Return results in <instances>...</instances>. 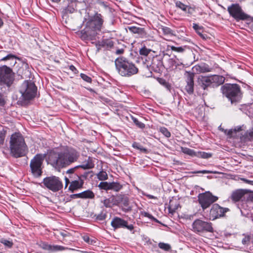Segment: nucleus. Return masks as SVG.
Returning <instances> with one entry per match:
<instances>
[{"label":"nucleus","instance_id":"obj_1","mask_svg":"<svg viewBox=\"0 0 253 253\" xmlns=\"http://www.w3.org/2000/svg\"><path fill=\"white\" fill-rule=\"evenodd\" d=\"M10 153L15 158L24 156L27 150V147L24 139L19 132H15L11 135L9 142Z\"/></svg>","mask_w":253,"mask_h":253},{"label":"nucleus","instance_id":"obj_2","mask_svg":"<svg viewBox=\"0 0 253 253\" xmlns=\"http://www.w3.org/2000/svg\"><path fill=\"white\" fill-rule=\"evenodd\" d=\"M14 74L12 69L6 65L0 67V90L1 92L4 93L8 90V88L14 81Z\"/></svg>","mask_w":253,"mask_h":253},{"label":"nucleus","instance_id":"obj_3","mask_svg":"<svg viewBox=\"0 0 253 253\" xmlns=\"http://www.w3.org/2000/svg\"><path fill=\"white\" fill-rule=\"evenodd\" d=\"M221 89L224 95L231 101L232 104L238 102L241 99L240 88L237 84H225Z\"/></svg>","mask_w":253,"mask_h":253},{"label":"nucleus","instance_id":"obj_4","mask_svg":"<svg viewBox=\"0 0 253 253\" xmlns=\"http://www.w3.org/2000/svg\"><path fill=\"white\" fill-rule=\"evenodd\" d=\"M225 78L223 76L214 75L210 76H199L197 82L204 89L208 87H212L218 86L224 83Z\"/></svg>","mask_w":253,"mask_h":253},{"label":"nucleus","instance_id":"obj_5","mask_svg":"<svg viewBox=\"0 0 253 253\" xmlns=\"http://www.w3.org/2000/svg\"><path fill=\"white\" fill-rule=\"evenodd\" d=\"M115 65L122 76H130L136 74L138 71L134 64L122 59H117Z\"/></svg>","mask_w":253,"mask_h":253},{"label":"nucleus","instance_id":"obj_6","mask_svg":"<svg viewBox=\"0 0 253 253\" xmlns=\"http://www.w3.org/2000/svg\"><path fill=\"white\" fill-rule=\"evenodd\" d=\"M37 87L31 81H25L19 88V92L23 100H30L36 95Z\"/></svg>","mask_w":253,"mask_h":253},{"label":"nucleus","instance_id":"obj_7","mask_svg":"<svg viewBox=\"0 0 253 253\" xmlns=\"http://www.w3.org/2000/svg\"><path fill=\"white\" fill-rule=\"evenodd\" d=\"M44 156L38 154L31 160L30 167L33 175L36 177H40L42 173V163Z\"/></svg>","mask_w":253,"mask_h":253},{"label":"nucleus","instance_id":"obj_8","mask_svg":"<svg viewBox=\"0 0 253 253\" xmlns=\"http://www.w3.org/2000/svg\"><path fill=\"white\" fill-rule=\"evenodd\" d=\"M48 163L60 171L63 168V153L59 152L57 149L50 152L48 154Z\"/></svg>","mask_w":253,"mask_h":253},{"label":"nucleus","instance_id":"obj_9","mask_svg":"<svg viewBox=\"0 0 253 253\" xmlns=\"http://www.w3.org/2000/svg\"><path fill=\"white\" fill-rule=\"evenodd\" d=\"M192 230L199 234L205 232H213L212 223L198 219L195 220L192 225Z\"/></svg>","mask_w":253,"mask_h":253},{"label":"nucleus","instance_id":"obj_10","mask_svg":"<svg viewBox=\"0 0 253 253\" xmlns=\"http://www.w3.org/2000/svg\"><path fill=\"white\" fill-rule=\"evenodd\" d=\"M42 182L47 188L53 192L58 191L63 187L62 181L55 176L46 177L43 179Z\"/></svg>","mask_w":253,"mask_h":253},{"label":"nucleus","instance_id":"obj_11","mask_svg":"<svg viewBox=\"0 0 253 253\" xmlns=\"http://www.w3.org/2000/svg\"><path fill=\"white\" fill-rule=\"evenodd\" d=\"M227 10L230 15L237 21L245 20L250 17L248 14L244 13L238 4H232L228 7Z\"/></svg>","mask_w":253,"mask_h":253},{"label":"nucleus","instance_id":"obj_12","mask_svg":"<svg viewBox=\"0 0 253 253\" xmlns=\"http://www.w3.org/2000/svg\"><path fill=\"white\" fill-rule=\"evenodd\" d=\"M198 198L199 203L204 210L209 208L218 199L217 197L212 195L210 192L200 194Z\"/></svg>","mask_w":253,"mask_h":253},{"label":"nucleus","instance_id":"obj_13","mask_svg":"<svg viewBox=\"0 0 253 253\" xmlns=\"http://www.w3.org/2000/svg\"><path fill=\"white\" fill-rule=\"evenodd\" d=\"M78 158L77 152L72 148L64 150V167L69 166L76 161Z\"/></svg>","mask_w":253,"mask_h":253},{"label":"nucleus","instance_id":"obj_14","mask_svg":"<svg viewBox=\"0 0 253 253\" xmlns=\"http://www.w3.org/2000/svg\"><path fill=\"white\" fill-rule=\"evenodd\" d=\"M94 167V164L90 161H88L86 164H83L82 165H79L73 168L70 169L66 171V173L67 174H69V177H65V188H66L69 183H70V181L69 178L72 177V175H73L76 169H77L79 168H83V169H90Z\"/></svg>","mask_w":253,"mask_h":253},{"label":"nucleus","instance_id":"obj_15","mask_svg":"<svg viewBox=\"0 0 253 253\" xmlns=\"http://www.w3.org/2000/svg\"><path fill=\"white\" fill-rule=\"evenodd\" d=\"M185 82L186 84L185 87V89L188 93L191 94L194 92V75L193 73L191 72L186 71L185 73Z\"/></svg>","mask_w":253,"mask_h":253},{"label":"nucleus","instance_id":"obj_16","mask_svg":"<svg viewBox=\"0 0 253 253\" xmlns=\"http://www.w3.org/2000/svg\"><path fill=\"white\" fill-rule=\"evenodd\" d=\"M226 211V209L220 207L218 204H214L211 209L210 214L213 219H215L223 216Z\"/></svg>","mask_w":253,"mask_h":253},{"label":"nucleus","instance_id":"obj_17","mask_svg":"<svg viewBox=\"0 0 253 253\" xmlns=\"http://www.w3.org/2000/svg\"><path fill=\"white\" fill-rule=\"evenodd\" d=\"M191 73L195 74L204 73L211 71V68L205 63L197 64L193 67Z\"/></svg>","mask_w":253,"mask_h":253},{"label":"nucleus","instance_id":"obj_18","mask_svg":"<svg viewBox=\"0 0 253 253\" xmlns=\"http://www.w3.org/2000/svg\"><path fill=\"white\" fill-rule=\"evenodd\" d=\"M39 246L43 250L47 251L49 253L63 250V247L62 246L58 245H51L45 242H41L39 244Z\"/></svg>","mask_w":253,"mask_h":253},{"label":"nucleus","instance_id":"obj_19","mask_svg":"<svg viewBox=\"0 0 253 253\" xmlns=\"http://www.w3.org/2000/svg\"><path fill=\"white\" fill-rule=\"evenodd\" d=\"M246 193L247 190L237 189L232 192L230 198L234 202H238L243 196H246Z\"/></svg>","mask_w":253,"mask_h":253},{"label":"nucleus","instance_id":"obj_20","mask_svg":"<svg viewBox=\"0 0 253 253\" xmlns=\"http://www.w3.org/2000/svg\"><path fill=\"white\" fill-rule=\"evenodd\" d=\"M127 222L124 219L116 217L111 221V225L115 228H123L126 225Z\"/></svg>","mask_w":253,"mask_h":253},{"label":"nucleus","instance_id":"obj_21","mask_svg":"<svg viewBox=\"0 0 253 253\" xmlns=\"http://www.w3.org/2000/svg\"><path fill=\"white\" fill-rule=\"evenodd\" d=\"M175 5L177 8H180V9L184 11L185 13L189 14H192L195 11L194 8L186 5L184 3H182L180 1H176L175 3Z\"/></svg>","mask_w":253,"mask_h":253},{"label":"nucleus","instance_id":"obj_22","mask_svg":"<svg viewBox=\"0 0 253 253\" xmlns=\"http://www.w3.org/2000/svg\"><path fill=\"white\" fill-rule=\"evenodd\" d=\"M19 59L15 55L12 54H9L0 59L1 61H9V65L13 66L16 63V59Z\"/></svg>","mask_w":253,"mask_h":253},{"label":"nucleus","instance_id":"obj_23","mask_svg":"<svg viewBox=\"0 0 253 253\" xmlns=\"http://www.w3.org/2000/svg\"><path fill=\"white\" fill-rule=\"evenodd\" d=\"M128 29L131 33L138 34L141 37H144L146 34L143 28L135 26H129L128 27Z\"/></svg>","mask_w":253,"mask_h":253},{"label":"nucleus","instance_id":"obj_24","mask_svg":"<svg viewBox=\"0 0 253 253\" xmlns=\"http://www.w3.org/2000/svg\"><path fill=\"white\" fill-rule=\"evenodd\" d=\"M103 203L106 207L110 208L112 206L117 205L118 204L117 197H115V196H111L108 199H105L103 201Z\"/></svg>","mask_w":253,"mask_h":253},{"label":"nucleus","instance_id":"obj_25","mask_svg":"<svg viewBox=\"0 0 253 253\" xmlns=\"http://www.w3.org/2000/svg\"><path fill=\"white\" fill-rule=\"evenodd\" d=\"M222 131H224L225 133L227 134L229 137H234L236 136V133L242 130V126H237L234 129H231L229 130H224L223 128H220Z\"/></svg>","mask_w":253,"mask_h":253},{"label":"nucleus","instance_id":"obj_26","mask_svg":"<svg viewBox=\"0 0 253 253\" xmlns=\"http://www.w3.org/2000/svg\"><path fill=\"white\" fill-rule=\"evenodd\" d=\"M103 21L101 17L100 14H97L95 17L94 20L92 22V24L94 25L95 29L100 30Z\"/></svg>","mask_w":253,"mask_h":253},{"label":"nucleus","instance_id":"obj_27","mask_svg":"<svg viewBox=\"0 0 253 253\" xmlns=\"http://www.w3.org/2000/svg\"><path fill=\"white\" fill-rule=\"evenodd\" d=\"M82 199H93L94 198V194L89 190L81 192Z\"/></svg>","mask_w":253,"mask_h":253},{"label":"nucleus","instance_id":"obj_28","mask_svg":"<svg viewBox=\"0 0 253 253\" xmlns=\"http://www.w3.org/2000/svg\"><path fill=\"white\" fill-rule=\"evenodd\" d=\"M122 188V186L118 182H110V190H113L115 191L118 192Z\"/></svg>","mask_w":253,"mask_h":253},{"label":"nucleus","instance_id":"obj_29","mask_svg":"<svg viewBox=\"0 0 253 253\" xmlns=\"http://www.w3.org/2000/svg\"><path fill=\"white\" fill-rule=\"evenodd\" d=\"M81 186H82L80 185L78 181L74 180L71 182V184L69 187V189L73 192L74 190L80 188Z\"/></svg>","mask_w":253,"mask_h":253},{"label":"nucleus","instance_id":"obj_30","mask_svg":"<svg viewBox=\"0 0 253 253\" xmlns=\"http://www.w3.org/2000/svg\"><path fill=\"white\" fill-rule=\"evenodd\" d=\"M120 201L125 207H127L129 205V199L126 196H119L117 197V202Z\"/></svg>","mask_w":253,"mask_h":253},{"label":"nucleus","instance_id":"obj_31","mask_svg":"<svg viewBox=\"0 0 253 253\" xmlns=\"http://www.w3.org/2000/svg\"><path fill=\"white\" fill-rule=\"evenodd\" d=\"M98 187L105 190H110V182H101L99 184Z\"/></svg>","mask_w":253,"mask_h":253},{"label":"nucleus","instance_id":"obj_32","mask_svg":"<svg viewBox=\"0 0 253 253\" xmlns=\"http://www.w3.org/2000/svg\"><path fill=\"white\" fill-rule=\"evenodd\" d=\"M0 242L3 244L5 246L8 248H11L13 245L12 241L8 240L4 238H2L0 240Z\"/></svg>","mask_w":253,"mask_h":253},{"label":"nucleus","instance_id":"obj_33","mask_svg":"<svg viewBox=\"0 0 253 253\" xmlns=\"http://www.w3.org/2000/svg\"><path fill=\"white\" fill-rule=\"evenodd\" d=\"M97 178L100 180H105L107 179L108 178V175L107 173L105 171H100L97 175Z\"/></svg>","mask_w":253,"mask_h":253},{"label":"nucleus","instance_id":"obj_34","mask_svg":"<svg viewBox=\"0 0 253 253\" xmlns=\"http://www.w3.org/2000/svg\"><path fill=\"white\" fill-rule=\"evenodd\" d=\"M158 247L160 249H161L165 251H168L170 250L171 249V246L170 245H169V244L164 243H159Z\"/></svg>","mask_w":253,"mask_h":253},{"label":"nucleus","instance_id":"obj_35","mask_svg":"<svg viewBox=\"0 0 253 253\" xmlns=\"http://www.w3.org/2000/svg\"><path fill=\"white\" fill-rule=\"evenodd\" d=\"M168 47L171 50L177 52H183L184 51V48L182 47H175L174 46L169 45Z\"/></svg>","mask_w":253,"mask_h":253},{"label":"nucleus","instance_id":"obj_36","mask_svg":"<svg viewBox=\"0 0 253 253\" xmlns=\"http://www.w3.org/2000/svg\"><path fill=\"white\" fill-rule=\"evenodd\" d=\"M6 133V131L3 129L0 130V145H2L4 143Z\"/></svg>","mask_w":253,"mask_h":253},{"label":"nucleus","instance_id":"obj_37","mask_svg":"<svg viewBox=\"0 0 253 253\" xmlns=\"http://www.w3.org/2000/svg\"><path fill=\"white\" fill-rule=\"evenodd\" d=\"M151 52V49H147L146 47H144L141 48L139 50L140 55L147 56Z\"/></svg>","mask_w":253,"mask_h":253},{"label":"nucleus","instance_id":"obj_38","mask_svg":"<svg viewBox=\"0 0 253 253\" xmlns=\"http://www.w3.org/2000/svg\"><path fill=\"white\" fill-rule=\"evenodd\" d=\"M83 238L84 242L89 244L94 245L96 242L95 240L90 239L89 237L87 236H84L83 237Z\"/></svg>","mask_w":253,"mask_h":253},{"label":"nucleus","instance_id":"obj_39","mask_svg":"<svg viewBox=\"0 0 253 253\" xmlns=\"http://www.w3.org/2000/svg\"><path fill=\"white\" fill-rule=\"evenodd\" d=\"M161 29L164 34H165V35H172V30L170 28L167 27L163 26V27H162V28Z\"/></svg>","mask_w":253,"mask_h":253},{"label":"nucleus","instance_id":"obj_40","mask_svg":"<svg viewBox=\"0 0 253 253\" xmlns=\"http://www.w3.org/2000/svg\"><path fill=\"white\" fill-rule=\"evenodd\" d=\"M198 156L204 159H208L211 156V154L204 152H199Z\"/></svg>","mask_w":253,"mask_h":253},{"label":"nucleus","instance_id":"obj_41","mask_svg":"<svg viewBox=\"0 0 253 253\" xmlns=\"http://www.w3.org/2000/svg\"><path fill=\"white\" fill-rule=\"evenodd\" d=\"M160 131L167 137H169L170 136V133L166 127H161L160 128Z\"/></svg>","mask_w":253,"mask_h":253},{"label":"nucleus","instance_id":"obj_42","mask_svg":"<svg viewBox=\"0 0 253 253\" xmlns=\"http://www.w3.org/2000/svg\"><path fill=\"white\" fill-rule=\"evenodd\" d=\"M64 68L66 69V70L69 69L74 74H76L78 72L77 69L72 65H68L64 66Z\"/></svg>","mask_w":253,"mask_h":253},{"label":"nucleus","instance_id":"obj_43","mask_svg":"<svg viewBox=\"0 0 253 253\" xmlns=\"http://www.w3.org/2000/svg\"><path fill=\"white\" fill-rule=\"evenodd\" d=\"M182 151L185 154H188L190 156H193L195 154V152H194L193 150L187 148H182Z\"/></svg>","mask_w":253,"mask_h":253},{"label":"nucleus","instance_id":"obj_44","mask_svg":"<svg viewBox=\"0 0 253 253\" xmlns=\"http://www.w3.org/2000/svg\"><path fill=\"white\" fill-rule=\"evenodd\" d=\"M246 137L248 140H252L253 139V128L252 130H249L246 133Z\"/></svg>","mask_w":253,"mask_h":253},{"label":"nucleus","instance_id":"obj_45","mask_svg":"<svg viewBox=\"0 0 253 253\" xmlns=\"http://www.w3.org/2000/svg\"><path fill=\"white\" fill-rule=\"evenodd\" d=\"M80 76H81V77L82 78V79L83 80H84V81H85L87 83L91 82L92 80H91V78L88 77L86 75L82 73V74H81Z\"/></svg>","mask_w":253,"mask_h":253},{"label":"nucleus","instance_id":"obj_46","mask_svg":"<svg viewBox=\"0 0 253 253\" xmlns=\"http://www.w3.org/2000/svg\"><path fill=\"white\" fill-rule=\"evenodd\" d=\"M142 214L143 215H144V216L145 217H148L150 219H152L153 220L157 222H159V221L156 219L155 218V217H154L151 214H149V213L148 212H142Z\"/></svg>","mask_w":253,"mask_h":253},{"label":"nucleus","instance_id":"obj_47","mask_svg":"<svg viewBox=\"0 0 253 253\" xmlns=\"http://www.w3.org/2000/svg\"><path fill=\"white\" fill-rule=\"evenodd\" d=\"M250 236H245L244 238L242 240V243L243 245H248L250 242Z\"/></svg>","mask_w":253,"mask_h":253},{"label":"nucleus","instance_id":"obj_48","mask_svg":"<svg viewBox=\"0 0 253 253\" xmlns=\"http://www.w3.org/2000/svg\"><path fill=\"white\" fill-rule=\"evenodd\" d=\"M246 196H247L246 198L248 201H253V192H248L247 190V193L246 194Z\"/></svg>","mask_w":253,"mask_h":253},{"label":"nucleus","instance_id":"obj_49","mask_svg":"<svg viewBox=\"0 0 253 253\" xmlns=\"http://www.w3.org/2000/svg\"><path fill=\"white\" fill-rule=\"evenodd\" d=\"M106 216V215L105 213L101 212L97 215V216H96V219L99 220H102L105 219Z\"/></svg>","mask_w":253,"mask_h":253},{"label":"nucleus","instance_id":"obj_50","mask_svg":"<svg viewBox=\"0 0 253 253\" xmlns=\"http://www.w3.org/2000/svg\"><path fill=\"white\" fill-rule=\"evenodd\" d=\"M133 122L139 127L143 128L144 127V124L139 122L136 119H134Z\"/></svg>","mask_w":253,"mask_h":253},{"label":"nucleus","instance_id":"obj_51","mask_svg":"<svg viewBox=\"0 0 253 253\" xmlns=\"http://www.w3.org/2000/svg\"><path fill=\"white\" fill-rule=\"evenodd\" d=\"M81 193L75 194H72L70 196V197L72 199H76V198H82Z\"/></svg>","mask_w":253,"mask_h":253},{"label":"nucleus","instance_id":"obj_52","mask_svg":"<svg viewBox=\"0 0 253 253\" xmlns=\"http://www.w3.org/2000/svg\"><path fill=\"white\" fill-rule=\"evenodd\" d=\"M194 173H203V174H207V173H212L211 171L206 170H203L201 171H197L195 172H194Z\"/></svg>","mask_w":253,"mask_h":253},{"label":"nucleus","instance_id":"obj_53","mask_svg":"<svg viewBox=\"0 0 253 253\" xmlns=\"http://www.w3.org/2000/svg\"><path fill=\"white\" fill-rule=\"evenodd\" d=\"M124 227L126 228L127 229L131 231L133 229V226L132 225H127V223H126V225L124 226Z\"/></svg>","mask_w":253,"mask_h":253},{"label":"nucleus","instance_id":"obj_54","mask_svg":"<svg viewBox=\"0 0 253 253\" xmlns=\"http://www.w3.org/2000/svg\"><path fill=\"white\" fill-rule=\"evenodd\" d=\"M124 52V50L123 48L117 49L116 51L117 54H123Z\"/></svg>","mask_w":253,"mask_h":253},{"label":"nucleus","instance_id":"obj_55","mask_svg":"<svg viewBox=\"0 0 253 253\" xmlns=\"http://www.w3.org/2000/svg\"><path fill=\"white\" fill-rule=\"evenodd\" d=\"M193 27V28L196 31H198V30H201V27L198 25H197V24H194Z\"/></svg>","mask_w":253,"mask_h":253},{"label":"nucleus","instance_id":"obj_56","mask_svg":"<svg viewBox=\"0 0 253 253\" xmlns=\"http://www.w3.org/2000/svg\"><path fill=\"white\" fill-rule=\"evenodd\" d=\"M241 179L242 181L245 182L247 183L253 184V181H251L245 178H242Z\"/></svg>","mask_w":253,"mask_h":253},{"label":"nucleus","instance_id":"obj_57","mask_svg":"<svg viewBox=\"0 0 253 253\" xmlns=\"http://www.w3.org/2000/svg\"><path fill=\"white\" fill-rule=\"evenodd\" d=\"M169 212L172 214H173L175 212V209L172 208L171 206L170 205L169 207Z\"/></svg>","mask_w":253,"mask_h":253},{"label":"nucleus","instance_id":"obj_58","mask_svg":"<svg viewBox=\"0 0 253 253\" xmlns=\"http://www.w3.org/2000/svg\"><path fill=\"white\" fill-rule=\"evenodd\" d=\"M174 65L176 66V67H177L178 66H180L181 65H183V63L182 62H180L179 61H177L176 60H174Z\"/></svg>","mask_w":253,"mask_h":253},{"label":"nucleus","instance_id":"obj_59","mask_svg":"<svg viewBox=\"0 0 253 253\" xmlns=\"http://www.w3.org/2000/svg\"><path fill=\"white\" fill-rule=\"evenodd\" d=\"M146 196H147L148 198L149 199H156L157 198L153 195H149V194H146L145 195Z\"/></svg>","mask_w":253,"mask_h":253},{"label":"nucleus","instance_id":"obj_60","mask_svg":"<svg viewBox=\"0 0 253 253\" xmlns=\"http://www.w3.org/2000/svg\"><path fill=\"white\" fill-rule=\"evenodd\" d=\"M200 36L203 39H206L208 38V36L207 35H204L203 34H200Z\"/></svg>","mask_w":253,"mask_h":253},{"label":"nucleus","instance_id":"obj_61","mask_svg":"<svg viewBox=\"0 0 253 253\" xmlns=\"http://www.w3.org/2000/svg\"><path fill=\"white\" fill-rule=\"evenodd\" d=\"M61 0H51V1L53 2L58 3Z\"/></svg>","mask_w":253,"mask_h":253},{"label":"nucleus","instance_id":"obj_62","mask_svg":"<svg viewBox=\"0 0 253 253\" xmlns=\"http://www.w3.org/2000/svg\"><path fill=\"white\" fill-rule=\"evenodd\" d=\"M196 32H197V33H198L200 36V34H202L201 33H200V30L196 31Z\"/></svg>","mask_w":253,"mask_h":253},{"label":"nucleus","instance_id":"obj_63","mask_svg":"<svg viewBox=\"0 0 253 253\" xmlns=\"http://www.w3.org/2000/svg\"><path fill=\"white\" fill-rule=\"evenodd\" d=\"M64 238H65L66 236H67V234L64 233Z\"/></svg>","mask_w":253,"mask_h":253},{"label":"nucleus","instance_id":"obj_64","mask_svg":"<svg viewBox=\"0 0 253 253\" xmlns=\"http://www.w3.org/2000/svg\"><path fill=\"white\" fill-rule=\"evenodd\" d=\"M89 90L91 91H93V90L92 89H90Z\"/></svg>","mask_w":253,"mask_h":253}]
</instances>
